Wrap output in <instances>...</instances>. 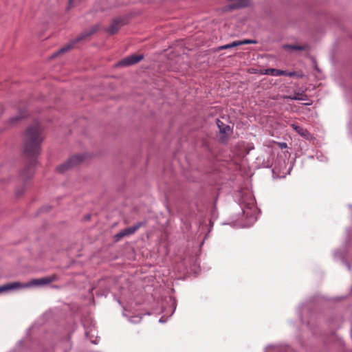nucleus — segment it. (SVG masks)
<instances>
[{
	"label": "nucleus",
	"instance_id": "f257e3e1",
	"mask_svg": "<svg viewBox=\"0 0 352 352\" xmlns=\"http://www.w3.org/2000/svg\"><path fill=\"white\" fill-rule=\"evenodd\" d=\"M43 131V128L39 123L34 124L25 130L23 155L26 164L19 175L20 179L24 182L32 179L34 174L44 140Z\"/></svg>",
	"mask_w": 352,
	"mask_h": 352
},
{
	"label": "nucleus",
	"instance_id": "f03ea898",
	"mask_svg": "<svg viewBox=\"0 0 352 352\" xmlns=\"http://www.w3.org/2000/svg\"><path fill=\"white\" fill-rule=\"evenodd\" d=\"M100 26L99 25H94L89 30H87L81 33L79 36H78L76 38L71 41L69 43L67 44L62 48H60L57 52H56L54 56H56L60 54H64L65 52H69L70 50L74 47L75 45L81 41L86 39L89 37L92 34L96 33L99 30Z\"/></svg>",
	"mask_w": 352,
	"mask_h": 352
},
{
	"label": "nucleus",
	"instance_id": "7ed1b4c3",
	"mask_svg": "<svg viewBox=\"0 0 352 352\" xmlns=\"http://www.w3.org/2000/svg\"><path fill=\"white\" fill-rule=\"evenodd\" d=\"M85 159L84 155L77 154L72 155L66 162L59 165L56 168V170L60 173H64L67 170L80 164Z\"/></svg>",
	"mask_w": 352,
	"mask_h": 352
},
{
	"label": "nucleus",
	"instance_id": "20e7f679",
	"mask_svg": "<svg viewBox=\"0 0 352 352\" xmlns=\"http://www.w3.org/2000/svg\"><path fill=\"white\" fill-rule=\"evenodd\" d=\"M127 23L128 19L126 17H116L111 20L109 27L106 28L104 31L109 35H114L119 32L122 27L126 25Z\"/></svg>",
	"mask_w": 352,
	"mask_h": 352
},
{
	"label": "nucleus",
	"instance_id": "39448f33",
	"mask_svg": "<svg viewBox=\"0 0 352 352\" xmlns=\"http://www.w3.org/2000/svg\"><path fill=\"white\" fill-rule=\"evenodd\" d=\"M144 59L143 54H131L122 60H120L118 63L117 66L118 67H129L133 65L137 64L140 61Z\"/></svg>",
	"mask_w": 352,
	"mask_h": 352
},
{
	"label": "nucleus",
	"instance_id": "423d86ee",
	"mask_svg": "<svg viewBox=\"0 0 352 352\" xmlns=\"http://www.w3.org/2000/svg\"><path fill=\"white\" fill-rule=\"evenodd\" d=\"M145 224H146V222L140 221V222L137 223L135 225H134L131 227H129L124 230H122L120 232H119L118 233H117L115 235L114 237H115L116 241H118L122 238H123L126 236H129V235H131V234H134L140 228L145 226Z\"/></svg>",
	"mask_w": 352,
	"mask_h": 352
},
{
	"label": "nucleus",
	"instance_id": "0eeeda50",
	"mask_svg": "<svg viewBox=\"0 0 352 352\" xmlns=\"http://www.w3.org/2000/svg\"><path fill=\"white\" fill-rule=\"evenodd\" d=\"M260 74L265 75H271L274 76H285L293 77L296 76V73L295 72H287L286 70H281L274 68L264 69V72H261Z\"/></svg>",
	"mask_w": 352,
	"mask_h": 352
},
{
	"label": "nucleus",
	"instance_id": "6e6552de",
	"mask_svg": "<svg viewBox=\"0 0 352 352\" xmlns=\"http://www.w3.org/2000/svg\"><path fill=\"white\" fill-rule=\"evenodd\" d=\"M56 280L57 276L56 274H53L52 276L43 277L41 278L32 279L28 284H27V286H39L47 285Z\"/></svg>",
	"mask_w": 352,
	"mask_h": 352
},
{
	"label": "nucleus",
	"instance_id": "1a4fd4ad",
	"mask_svg": "<svg viewBox=\"0 0 352 352\" xmlns=\"http://www.w3.org/2000/svg\"><path fill=\"white\" fill-rule=\"evenodd\" d=\"M22 287L23 285L19 282L9 283L0 286V293Z\"/></svg>",
	"mask_w": 352,
	"mask_h": 352
},
{
	"label": "nucleus",
	"instance_id": "9d476101",
	"mask_svg": "<svg viewBox=\"0 0 352 352\" xmlns=\"http://www.w3.org/2000/svg\"><path fill=\"white\" fill-rule=\"evenodd\" d=\"M291 126L302 137H304L306 139H309L311 137V133L307 129L296 124H292Z\"/></svg>",
	"mask_w": 352,
	"mask_h": 352
},
{
	"label": "nucleus",
	"instance_id": "9b49d317",
	"mask_svg": "<svg viewBox=\"0 0 352 352\" xmlns=\"http://www.w3.org/2000/svg\"><path fill=\"white\" fill-rule=\"evenodd\" d=\"M283 49L286 50H309L310 46L308 44H305L302 45H291V44H285L283 46Z\"/></svg>",
	"mask_w": 352,
	"mask_h": 352
},
{
	"label": "nucleus",
	"instance_id": "f8f14e48",
	"mask_svg": "<svg viewBox=\"0 0 352 352\" xmlns=\"http://www.w3.org/2000/svg\"><path fill=\"white\" fill-rule=\"evenodd\" d=\"M26 116V111L25 109H19V114L18 116L10 118L8 120V123L12 125L15 124L19 120L24 118Z\"/></svg>",
	"mask_w": 352,
	"mask_h": 352
},
{
	"label": "nucleus",
	"instance_id": "ddd939ff",
	"mask_svg": "<svg viewBox=\"0 0 352 352\" xmlns=\"http://www.w3.org/2000/svg\"><path fill=\"white\" fill-rule=\"evenodd\" d=\"M217 124L221 133L226 134L232 131V129L229 125L224 124L219 119L217 120Z\"/></svg>",
	"mask_w": 352,
	"mask_h": 352
},
{
	"label": "nucleus",
	"instance_id": "4468645a",
	"mask_svg": "<svg viewBox=\"0 0 352 352\" xmlns=\"http://www.w3.org/2000/svg\"><path fill=\"white\" fill-rule=\"evenodd\" d=\"M286 98L292 100H307V96L304 93H296L293 96H288Z\"/></svg>",
	"mask_w": 352,
	"mask_h": 352
},
{
	"label": "nucleus",
	"instance_id": "2eb2a0df",
	"mask_svg": "<svg viewBox=\"0 0 352 352\" xmlns=\"http://www.w3.org/2000/svg\"><path fill=\"white\" fill-rule=\"evenodd\" d=\"M237 46H239V41H233L231 43L227 44V45H221V46L218 47L214 50V52H219V51L223 50L231 49L232 47H237Z\"/></svg>",
	"mask_w": 352,
	"mask_h": 352
},
{
	"label": "nucleus",
	"instance_id": "dca6fc26",
	"mask_svg": "<svg viewBox=\"0 0 352 352\" xmlns=\"http://www.w3.org/2000/svg\"><path fill=\"white\" fill-rule=\"evenodd\" d=\"M256 43H257V41L256 40H252V39H245L243 41H239V46L242 45H245V44H255Z\"/></svg>",
	"mask_w": 352,
	"mask_h": 352
},
{
	"label": "nucleus",
	"instance_id": "f3484780",
	"mask_svg": "<svg viewBox=\"0 0 352 352\" xmlns=\"http://www.w3.org/2000/svg\"><path fill=\"white\" fill-rule=\"evenodd\" d=\"M25 192V188L21 187V188L16 190L15 194L17 197H21Z\"/></svg>",
	"mask_w": 352,
	"mask_h": 352
},
{
	"label": "nucleus",
	"instance_id": "a211bd4d",
	"mask_svg": "<svg viewBox=\"0 0 352 352\" xmlns=\"http://www.w3.org/2000/svg\"><path fill=\"white\" fill-rule=\"evenodd\" d=\"M278 145L280 149L286 148L287 147L286 142H278Z\"/></svg>",
	"mask_w": 352,
	"mask_h": 352
},
{
	"label": "nucleus",
	"instance_id": "6ab92c4d",
	"mask_svg": "<svg viewBox=\"0 0 352 352\" xmlns=\"http://www.w3.org/2000/svg\"><path fill=\"white\" fill-rule=\"evenodd\" d=\"M68 9H70L74 6V0H68Z\"/></svg>",
	"mask_w": 352,
	"mask_h": 352
},
{
	"label": "nucleus",
	"instance_id": "aec40b11",
	"mask_svg": "<svg viewBox=\"0 0 352 352\" xmlns=\"http://www.w3.org/2000/svg\"><path fill=\"white\" fill-rule=\"evenodd\" d=\"M264 72V70H260V72H258L256 69H252V72H251V73H252V74H260V72Z\"/></svg>",
	"mask_w": 352,
	"mask_h": 352
},
{
	"label": "nucleus",
	"instance_id": "412c9836",
	"mask_svg": "<svg viewBox=\"0 0 352 352\" xmlns=\"http://www.w3.org/2000/svg\"><path fill=\"white\" fill-rule=\"evenodd\" d=\"M90 217H91V216H90L89 214H88V215H87V216H85V219H90Z\"/></svg>",
	"mask_w": 352,
	"mask_h": 352
},
{
	"label": "nucleus",
	"instance_id": "4be33fe9",
	"mask_svg": "<svg viewBox=\"0 0 352 352\" xmlns=\"http://www.w3.org/2000/svg\"><path fill=\"white\" fill-rule=\"evenodd\" d=\"M50 208H51L50 207H47V208H46V210H46V211H49V210H50Z\"/></svg>",
	"mask_w": 352,
	"mask_h": 352
}]
</instances>
